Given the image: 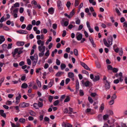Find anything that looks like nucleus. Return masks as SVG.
I'll return each mask as SVG.
<instances>
[{
	"instance_id": "9d476101",
	"label": "nucleus",
	"mask_w": 127,
	"mask_h": 127,
	"mask_svg": "<svg viewBox=\"0 0 127 127\" xmlns=\"http://www.w3.org/2000/svg\"><path fill=\"white\" fill-rule=\"evenodd\" d=\"M81 64L82 65L86 70L89 71L91 70L90 68L85 63H81Z\"/></svg>"
},
{
	"instance_id": "5fc2aeb1",
	"label": "nucleus",
	"mask_w": 127,
	"mask_h": 127,
	"mask_svg": "<svg viewBox=\"0 0 127 127\" xmlns=\"http://www.w3.org/2000/svg\"><path fill=\"white\" fill-rule=\"evenodd\" d=\"M25 18L24 16H21L20 18V21L22 22H24Z\"/></svg>"
},
{
	"instance_id": "bb28decb",
	"label": "nucleus",
	"mask_w": 127,
	"mask_h": 127,
	"mask_svg": "<svg viewBox=\"0 0 127 127\" xmlns=\"http://www.w3.org/2000/svg\"><path fill=\"white\" fill-rule=\"evenodd\" d=\"M36 83L38 87L40 88L41 87V84L40 82L38 79L36 80Z\"/></svg>"
},
{
	"instance_id": "4c0bfd02",
	"label": "nucleus",
	"mask_w": 127,
	"mask_h": 127,
	"mask_svg": "<svg viewBox=\"0 0 127 127\" xmlns=\"http://www.w3.org/2000/svg\"><path fill=\"white\" fill-rule=\"evenodd\" d=\"M74 53L75 55L77 56L78 55V51L76 49H74Z\"/></svg>"
},
{
	"instance_id": "49530a36",
	"label": "nucleus",
	"mask_w": 127,
	"mask_h": 127,
	"mask_svg": "<svg viewBox=\"0 0 127 127\" xmlns=\"http://www.w3.org/2000/svg\"><path fill=\"white\" fill-rule=\"evenodd\" d=\"M117 97V96L116 94H114L111 97V98L112 99H115Z\"/></svg>"
},
{
	"instance_id": "052dcab7",
	"label": "nucleus",
	"mask_w": 127,
	"mask_h": 127,
	"mask_svg": "<svg viewBox=\"0 0 127 127\" xmlns=\"http://www.w3.org/2000/svg\"><path fill=\"white\" fill-rule=\"evenodd\" d=\"M52 27L54 29H56L57 28V25L56 24H54L53 25Z\"/></svg>"
},
{
	"instance_id": "13d9d810",
	"label": "nucleus",
	"mask_w": 127,
	"mask_h": 127,
	"mask_svg": "<svg viewBox=\"0 0 127 127\" xmlns=\"http://www.w3.org/2000/svg\"><path fill=\"white\" fill-rule=\"evenodd\" d=\"M49 50H47L46 53H45V56L47 57H48L49 55Z\"/></svg>"
},
{
	"instance_id": "8fccbe9b",
	"label": "nucleus",
	"mask_w": 127,
	"mask_h": 127,
	"mask_svg": "<svg viewBox=\"0 0 127 127\" xmlns=\"http://www.w3.org/2000/svg\"><path fill=\"white\" fill-rule=\"evenodd\" d=\"M56 63L57 65H60L61 62L60 60L57 59L56 60Z\"/></svg>"
},
{
	"instance_id": "e433bc0d",
	"label": "nucleus",
	"mask_w": 127,
	"mask_h": 127,
	"mask_svg": "<svg viewBox=\"0 0 127 127\" xmlns=\"http://www.w3.org/2000/svg\"><path fill=\"white\" fill-rule=\"evenodd\" d=\"M88 100L89 102L91 104L93 102V100L91 97L89 96L88 97Z\"/></svg>"
},
{
	"instance_id": "9b49d317",
	"label": "nucleus",
	"mask_w": 127,
	"mask_h": 127,
	"mask_svg": "<svg viewBox=\"0 0 127 127\" xmlns=\"http://www.w3.org/2000/svg\"><path fill=\"white\" fill-rule=\"evenodd\" d=\"M0 115L1 116L4 118H6V114L4 113V111L3 110H0Z\"/></svg>"
},
{
	"instance_id": "f257e3e1",
	"label": "nucleus",
	"mask_w": 127,
	"mask_h": 127,
	"mask_svg": "<svg viewBox=\"0 0 127 127\" xmlns=\"http://www.w3.org/2000/svg\"><path fill=\"white\" fill-rule=\"evenodd\" d=\"M23 49V48H17L15 49L12 53V56L15 59H16L19 57V55L23 52L22 51Z\"/></svg>"
},
{
	"instance_id": "f3484780",
	"label": "nucleus",
	"mask_w": 127,
	"mask_h": 127,
	"mask_svg": "<svg viewBox=\"0 0 127 127\" xmlns=\"http://www.w3.org/2000/svg\"><path fill=\"white\" fill-rule=\"evenodd\" d=\"M68 77L70 78H72L74 77L73 73L72 72H69L68 73Z\"/></svg>"
},
{
	"instance_id": "09e8293b",
	"label": "nucleus",
	"mask_w": 127,
	"mask_h": 127,
	"mask_svg": "<svg viewBox=\"0 0 127 127\" xmlns=\"http://www.w3.org/2000/svg\"><path fill=\"white\" fill-rule=\"evenodd\" d=\"M27 62L28 64L29 65H30L31 64V62L30 59H27Z\"/></svg>"
},
{
	"instance_id": "c756f323",
	"label": "nucleus",
	"mask_w": 127,
	"mask_h": 127,
	"mask_svg": "<svg viewBox=\"0 0 127 127\" xmlns=\"http://www.w3.org/2000/svg\"><path fill=\"white\" fill-rule=\"evenodd\" d=\"M33 107L36 109H38L39 108L38 104L36 103H34L33 104Z\"/></svg>"
},
{
	"instance_id": "2f4dec72",
	"label": "nucleus",
	"mask_w": 127,
	"mask_h": 127,
	"mask_svg": "<svg viewBox=\"0 0 127 127\" xmlns=\"http://www.w3.org/2000/svg\"><path fill=\"white\" fill-rule=\"evenodd\" d=\"M91 83V82H90L87 81L85 83L84 85L86 87H88Z\"/></svg>"
},
{
	"instance_id": "603ef678",
	"label": "nucleus",
	"mask_w": 127,
	"mask_h": 127,
	"mask_svg": "<svg viewBox=\"0 0 127 127\" xmlns=\"http://www.w3.org/2000/svg\"><path fill=\"white\" fill-rule=\"evenodd\" d=\"M74 10H73L72 11L70 12V14L69 16H70V18L72 17L73 16L74 14V12L73 11Z\"/></svg>"
},
{
	"instance_id": "37998d69",
	"label": "nucleus",
	"mask_w": 127,
	"mask_h": 127,
	"mask_svg": "<svg viewBox=\"0 0 127 127\" xmlns=\"http://www.w3.org/2000/svg\"><path fill=\"white\" fill-rule=\"evenodd\" d=\"M90 95L91 96L93 97H95V96H98V95L95 93H92Z\"/></svg>"
},
{
	"instance_id": "2eb2a0df",
	"label": "nucleus",
	"mask_w": 127,
	"mask_h": 127,
	"mask_svg": "<svg viewBox=\"0 0 127 127\" xmlns=\"http://www.w3.org/2000/svg\"><path fill=\"white\" fill-rule=\"evenodd\" d=\"M54 10L53 7H51L49 9L48 12L49 14H52L54 13Z\"/></svg>"
},
{
	"instance_id": "6e6d98bb",
	"label": "nucleus",
	"mask_w": 127,
	"mask_h": 127,
	"mask_svg": "<svg viewBox=\"0 0 127 127\" xmlns=\"http://www.w3.org/2000/svg\"><path fill=\"white\" fill-rule=\"evenodd\" d=\"M112 70L113 72L115 73L117 72L118 71V69L115 68H113Z\"/></svg>"
},
{
	"instance_id": "f8f14e48",
	"label": "nucleus",
	"mask_w": 127,
	"mask_h": 127,
	"mask_svg": "<svg viewBox=\"0 0 127 127\" xmlns=\"http://www.w3.org/2000/svg\"><path fill=\"white\" fill-rule=\"evenodd\" d=\"M37 43L39 45V46H42L44 45V42L43 41L39 40L37 41Z\"/></svg>"
},
{
	"instance_id": "c85d7f7f",
	"label": "nucleus",
	"mask_w": 127,
	"mask_h": 127,
	"mask_svg": "<svg viewBox=\"0 0 127 127\" xmlns=\"http://www.w3.org/2000/svg\"><path fill=\"white\" fill-rule=\"evenodd\" d=\"M41 32L42 33H43L46 34L47 32V31L46 29H43L41 30Z\"/></svg>"
},
{
	"instance_id": "a211bd4d",
	"label": "nucleus",
	"mask_w": 127,
	"mask_h": 127,
	"mask_svg": "<svg viewBox=\"0 0 127 127\" xmlns=\"http://www.w3.org/2000/svg\"><path fill=\"white\" fill-rule=\"evenodd\" d=\"M100 77L99 76L96 75L95 76V78L93 80V81L94 82H96L99 80Z\"/></svg>"
},
{
	"instance_id": "393cba45",
	"label": "nucleus",
	"mask_w": 127,
	"mask_h": 127,
	"mask_svg": "<svg viewBox=\"0 0 127 127\" xmlns=\"http://www.w3.org/2000/svg\"><path fill=\"white\" fill-rule=\"evenodd\" d=\"M25 119L23 118H21L19 119V121L22 123H24L25 122Z\"/></svg>"
},
{
	"instance_id": "79ce46f5",
	"label": "nucleus",
	"mask_w": 127,
	"mask_h": 127,
	"mask_svg": "<svg viewBox=\"0 0 127 127\" xmlns=\"http://www.w3.org/2000/svg\"><path fill=\"white\" fill-rule=\"evenodd\" d=\"M0 39L3 42L5 40L4 36L3 35L0 36Z\"/></svg>"
},
{
	"instance_id": "69168bd1",
	"label": "nucleus",
	"mask_w": 127,
	"mask_h": 127,
	"mask_svg": "<svg viewBox=\"0 0 127 127\" xmlns=\"http://www.w3.org/2000/svg\"><path fill=\"white\" fill-rule=\"evenodd\" d=\"M12 43H9L8 44V46L7 47V48L9 49L11 48L12 46Z\"/></svg>"
},
{
	"instance_id": "4468645a",
	"label": "nucleus",
	"mask_w": 127,
	"mask_h": 127,
	"mask_svg": "<svg viewBox=\"0 0 127 127\" xmlns=\"http://www.w3.org/2000/svg\"><path fill=\"white\" fill-rule=\"evenodd\" d=\"M24 44V42L23 41H18L16 43V45L18 46H22Z\"/></svg>"
},
{
	"instance_id": "ea45409f",
	"label": "nucleus",
	"mask_w": 127,
	"mask_h": 127,
	"mask_svg": "<svg viewBox=\"0 0 127 127\" xmlns=\"http://www.w3.org/2000/svg\"><path fill=\"white\" fill-rule=\"evenodd\" d=\"M70 100V98L68 96H67L66 99L64 100V102H67L69 101Z\"/></svg>"
},
{
	"instance_id": "de8ad7c7",
	"label": "nucleus",
	"mask_w": 127,
	"mask_h": 127,
	"mask_svg": "<svg viewBox=\"0 0 127 127\" xmlns=\"http://www.w3.org/2000/svg\"><path fill=\"white\" fill-rule=\"evenodd\" d=\"M119 55L120 56H122L123 55V50H122V48H121L120 49V50L119 51Z\"/></svg>"
},
{
	"instance_id": "4be33fe9",
	"label": "nucleus",
	"mask_w": 127,
	"mask_h": 127,
	"mask_svg": "<svg viewBox=\"0 0 127 127\" xmlns=\"http://www.w3.org/2000/svg\"><path fill=\"white\" fill-rule=\"evenodd\" d=\"M64 73L61 71H59L56 74V76L57 77L60 76L61 75L64 74Z\"/></svg>"
},
{
	"instance_id": "cd10ccee",
	"label": "nucleus",
	"mask_w": 127,
	"mask_h": 127,
	"mask_svg": "<svg viewBox=\"0 0 127 127\" xmlns=\"http://www.w3.org/2000/svg\"><path fill=\"white\" fill-rule=\"evenodd\" d=\"M68 108L69 109L68 114H72L73 112V109L70 107H69Z\"/></svg>"
},
{
	"instance_id": "e2e57ef3",
	"label": "nucleus",
	"mask_w": 127,
	"mask_h": 127,
	"mask_svg": "<svg viewBox=\"0 0 127 127\" xmlns=\"http://www.w3.org/2000/svg\"><path fill=\"white\" fill-rule=\"evenodd\" d=\"M33 89L35 90H37L38 89V87L36 84H34L32 87Z\"/></svg>"
},
{
	"instance_id": "c9c22d12",
	"label": "nucleus",
	"mask_w": 127,
	"mask_h": 127,
	"mask_svg": "<svg viewBox=\"0 0 127 127\" xmlns=\"http://www.w3.org/2000/svg\"><path fill=\"white\" fill-rule=\"evenodd\" d=\"M94 0H89V1L90 3H92L93 5H95L96 4V3Z\"/></svg>"
},
{
	"instance_id": "423d86ee",
	"label": "nucleus",
	"mask_w": 127,
	"mask_h": 127,
	"mask_svg": "<svg viewBox=\"0 0 127 127\" xmlns=\"http://www.w3.org/2000/svg\"><path fill=\"white\" fill-rule=\"evenodd\" d=\"M76 36L77 40L79 41L82 38V34L80 32H78L76 33Z\"/></svg>"
},
{
	"instance_id": "20e7f679",
	"label": "nucleus",
	"mask_w": 127,
	"mask_h": 127,
	"mask_svg": "<svg viewBox=\"0 0 127 127\" xmlns=\"http://www.w3.org/2000/svg\"><path fill=\"white\" fill-rule=\"evenodd\" d=\"M103 83L104 84V87L106 90H109L110 87V83L108 82L107 80L104 81Z\"/></svg>"
},
{
	"instance_id": "a19ab883",
	"label": "nucleus",
	"mask_w": 127,
	"mask_h": 127,
	"mask_svg": "<svg viewBox=\"0 0 127 127\" xmlns=\"http://www.w3.org/2000/svg\"><path fill=\"white\" fill-rule=\"evenodd\" d=\"M82 72L83 73L87 75L88 76L89 75V73L87 71L85 70H83L82 71Z\"/></svg>"
},
{
	"instance_id": "6e6552de",
	"label": "nucleus",
	"mask_w": 127,
	"mask_h": 127,
	"mask_svg": "<svg viewBox=\"0 0 127 127\" xmlns=\"http://www.w3.org/2000/svg\"><path fill=\"white\" fill-rule=\"evenodd\" d=\"M21 97V94L19 93L18 95L16 97V101L15 102V104L17 105L20 101V100Z\"/></svg>"
},
{
	"instance_id": "a18cd8bd",
	"label": "nucleus",
	"mask_w": 127,
	"mask_h": 127,
	"mask_svg": "<svg viewBox=\"0 0 127 127\" xmlns=\"http://www.w3.org/2000/svg\"><path fill=\"white\" fill-rule=\"evenodd\" d=\"M4 77H3L1 78L0 80V86L1 84L4 81Z\"/></svg>"
},
{
	"instance_id": "b1692460",
	"label": "nucleus",
	"mask_w": 127,
	"mask_h": 127,
	"mask_svg": "<svg viewBox=\"0 0 127 127\" xmlns=\"http://www.w3.org/2000/svg\"><path fill=\"white\" fill-rule=\"evenodd\" d=\"M66 67L65 64H62L60 65V67L62 70L64 69Z\"/></svg>"
},
{
	"instance_id": "6ab92c4d",
	"label": "nucleus",
	"mask_w": 127,
	"mask_h": 127,
	"mask_svg": "<svg viewBox=\"0 0 127 127\" xmlns=\"http://www.w3.org/2000/svg\"><path fill=\"white\" fill-rule=\"evenodd\" d=\"M76 91H78L79 88V83L78 81V80L76 81Z\"/></svg>"
},
{
	"instance_id": "c03bdc74",
	"label": "nucleus",
	"mask_w": 127,
	"mask_h": 127,
	"mask_svg": "<svg viewBox=\"0 0 127 127\" xmlns=\"http://www.w3.org/2000/svg\"><path fill=\"white\" fill-rule=\"evenodd\" d=\"M12 104V102L11 101L9 100L7 101L6 102V104L7 105H10Z\"/></svg>"
},
{
	"instance_id": "a878e982",
	"label": "nucleus",
	"mask_w": 127,
	"mask_h": 127,
	"mask_svg": "<svg viewBox=\"0 0 127 127\" xmlns=\"http://www.w3.org/2000/svg\"><path fill=\"white\" fill-rule=\"evenodd\" d=\"M39 108H42L43 106V103L42 102H40L39 101H38L37 103Z\"/></svg>"
},
{
	"instance_id": "473e14b6",
	"label": "nucleus",
	"mask_w": 127,
	"mask_h": 127,
	"mask_svg": "<svg viewBox=\"0 0 127 127\" xmlns=\"http://www.w3.org/2000/svg\"><path fill=\"white\" fill-rule=\"evenodd\" d=\"M79 3V0H75L74 5L75 7L78 6Z\"/></svg>"
},
{
	"instance_id": "774afa93",
	"label": "nucleus",
	"mask_w": 127,
	"mask_h": 127,
	"mask_svg": "<svg viewBox=\"0 0 127 127\" xmlns=\"http://www.w3.org/2000/svg\"><path fill=\"white\" fill-rule=\"evenodd\" d=\"M119 79H117L115 80L114 81V83L115 84H117L119 82Z\"/></svg>"
},
{
	"instance_id": "4d7b16f0",
	"label": "nucleus",
	"mask_w": 127,
	"mask_h": 127,
	"mask_svg": "<svg viewBox=\"0 0 127 127\" xmlns=\"http://www.w3.org/2000/svg\"><path fill=\"white\" fill-rule=\"evenodd\" d=\"M84 33L85 37H88L89 36V34L88 33L85 31H84Z\"/></svg>"
},
{
	"instance_id": "dca6fc26",
	"label": "nucleus",
	"mask_w": 127,
	"mask_h": 127,
	"mask_svg": "<svg viewBox=\"0 0 127 127\" xmlns=\"http://www.w3.org/2000/svg\"><path fill=\"white\" fill-rule=\"evenodd\" d=\"M19 3L18 2H16L14 4V5L13 6H12L11 7V8L10 9V10H12V8L14 7H19Z\"/></svg>"
},
{
	"instance_id": "680f3d73",
	"label": "nucleus",
	"mask_w": 127,
	"mask_h": 127,
	"mask_svg": "<svg viewBox=\"0 0 127 127\" xmlns=\"http://www.w3.org/2000/svg\"><path fill=\"white\" fill-rule=\"evenodd\" d=\"M109 116L107 114H105L104 115L103 118L104 120H106L108 117Z\"/></svg>"
},
{
	"instance_id": "7c9ffc66",
	"label": "nucleus",
	"mask_w": 127,
	"mask_h": 127,
	"mask_svg": "<svg viewBox=\"0 0 127 127\" xmlns=\"http://www.w3.org/2000/svg\"><path fill=\"white\" fill-rule=\"evenodd\" d=\"M76 24L78 25H79L80 22V20L79 19V18H76Z\"/></svg>"
},
{
	"instance_id": "412c9836",
	"label": "nucleus",
	"mask_w": 127,
	"mask_h": 127,
	"mask_svg": "<svg viewBox=\"0 0 127 127\" xmlns=\"http://www.w3.org/2000/svg\"><path fill=\"white\" fill-rule=\"evenodd\" d=\"M29 114L30 115L34 116H35L36 115V114L32 110H31L29 112Z\"/></svg>"
},
{
	"instance_id": "aec40b11",
	"label": "nucleus",
	"mask_w": 127,
	"mask_h": 127,
	"mask_svg": "<svg viewBox=\"0 0 127 127\" xmlns=\"http://www.w3.org/2000/svg\"><path fill=\"white\" fill-rule=\"evenodd\" d=\"M28 87V85L25 83H23L21 86V87L24 89H26Z\"/></svg>"
},
{
	"instance_id": "f704fd0d",
	"label": "nucleus",
	"mask_w": 127,
	"mask_h": 127,
	"mask_svg": "<svg viewBox=\"0 0 127 127\" xmlns=\"http://www.w3.org/2000/svg\"><path fill=\"white\" fill-rule=\"evenodd\" d=\"M60 103L59 101L58 100H56L53 103V105L55 106H56L58 105Z\"/></svg>"
},
{
	"instance_id": "f03ea898",
	"label": "nucleus",
	"mask_w": 127,
	"mask_h": 127,
	"mask_svg": "<svg viewBox=\"0 0 127 127\" xmlns=\"http://www.w3.org/2000/svg\"><path fill=\"white\" fill-rule=\"evenodd\" d=\"M103 42L104 45L107 47H109L110 45H111L112 44L113 37L112 36H110L108 37L107 39V41L108 43L105 38L103 40Z\"/></svg>"
},
{
	"instance_id": "338daca9",
	"label": "nucleus",
	"mask_w": 127,
	"mask_h": 127,
	"mask_svg": "<svg viewBox=\"0 0 127 127\" xmlns=\"http://www.w3.org/2000/svg\"><path fill=\"white\" fill-rule=\"evenodd\" d=\"M123 27L124 28H127V22H125L123 23Z\"/></svg>"
},
{
	"instance_id": "58836bf2",
	"label": "nucleus",
	"mask_w": 127,
	"mask_h": 127,
	"mask_svg": "<svg viewBox=\"0 0 127 127\" xmlns=\"http://www.w3.org/2000/svg\"><path fill=\"white\" fill-rule=\"evenodd\" d=\"M44 54V52H40L38 54V56L39 57H43Z\"/></svg>"
},
{
	"instance_id": "1a4fd4ad",
	"label": "nucleus",
	"mask_w": 127,
	"mask_h": 127,
	"mask_svg": "<svg viewBox=\"0 0 127 127\" xmlns=\"http://www.w3.org/2000/svg\"><path fill=\"white\" fill-rule=\"evenodd\" d=\"M46 47L45 46H39L38 47V50L40 52H45Z\"/></svg>"
},
{
	"instance_id": "5701e85b",
	"label": "nucleus",
	"mask_w": 127,
	"mask_h": 127,
	"mask_svg": "<svg viewBox=\"0 0 127 127\" xmlns=\"http://www.w3.org/2000/svg\"><path fill=\"white\" fill-rule=\"evenodd\" d=\"M32 27V25L31 24H29L27 27L26 29L29 31H30Z\"/></svg>"
},
{
	"instance_id": "864d4df0",
	"label": "nucleus",
	"mask_w": 127,
	"mask_h": 127,
	"mask_svg": "<svg viewBox=\"0 0 127 127\" xmlns=\"http://www.w3.org/2000/svg\"><path fill=\"white\" fill-rule=\"evenodd\" d=\"M70 81V79L69 78H67L65 80V83L66 84H67Z\"/></svg>"
},
{
	"instance_id": "39448f33",
	"label": "nucleus",
	"mask_w": 127,
	"mask_h": 127,
	"mask_svg": "<svg viewBox=\"0 0 127 127\" xmlns=\"http://www.w3.org/2000/svg\"><path fill=\"white\" fill-rule=\"evenodd\" d=\"M58 7L59 10H62L63 9V3L60 0H58L57 2Z\"/></svg>"
},
{
	"instance_id": "72a5a7b5",
	"label": "nucleus",
	"mask_w": 127,
	"mask_h": 127,
	"mask_svg": "<svg viewBox=\"0 0 127 127\" xmlns=\"http://www.w3.org/2000/svg\"><path fill=\"white\" fill-rule=\"evenodd\" d=\"M69 22L68 21H65L64 22L63 24L62 23V24L63 26H67Z\"/></svg>"
},
{
	"instance_id": "ddd939ff",
	"label": "nucleus",
	"mask_w": 127,
	"mask_h": 127,
	"mask_svg": "<svg viewBox=\"0 0 127 127\" xmlns=\"http://www.w3.org/2000/svg\"><path fill=\"white\" fill-rule=\"evenodd\" d=\"M104 103H102L101 104L100 107L99 108V111L101 112H102L103 111V110L104 109Z\"/></svg>"
},
{
	"instance_id": "7ed1b4c3",
	"label": "nucleus",
	"mask_w": 127,
	"mask_h": 127,
	"mask_svg": "<svg viewBox=\"0 0 127 127\" xmlns=\"http://www.w3.org/2000/svg\"><path fill=\"white\" fill-rule=\"evenodd\" d=\"M30 59L32 61V65L33 66H35L36 64L38 61V56L37 54H35L33 56L30 57Z\"/></svg>"
},
{
	"instance_id": "0e129e2a",
	"label": "nucleus",
	"mask_w": 127,
	"mask_h": 127,
	"mask_svg": "<svg viewBox=\"0 0 127 127\" xmlns=\"http://www.w3.org/2000/svg\"><path fill=\"white\" fill-rule=\"evenodd\" d=\"M53 99V97L52 96L50 95L49 98V100L50 102H52V100Z\"/></svg>"
},
{
	"instance_id": "0eeeda50",
	"label": "nucleus",
	"mask_w": 127,
	"mask_h": 127,
	"mask_svg": "<svg viewBox=\"0 0 127 127\" xmlns=\"http://www.w3.org/2000/svg\"><path fill=\"white\" fill-rule=\"evenodd\" d=\"M30 104L28 103L23 102L21 103L19 105L20 107L21 108H25L28 107L29 106Z\"/></svg>"
},
{
	"instance_id": "3c124183",
	"label": "nucleus",
	"mask_w": 127,
	"mask_h": 127,
	"mask_svg": "<svg viewBox=\"0 0 127 127\" xmlns=\"http://www.w3.org/2000/svg\"><path fill=\"white\" fill-rule=\"evenodd\" d=\"M107 69L108 70H112L113 68L110 65H108L107 66Z\"/></svg>"
},
{
	"instance_id": "bf43d9fd",
	"label": "nucleus",
	"mask_w": 127,
	"mask_h": 127,
	"mask_svg": "<svg viewBox=\"0 0 127 127\" xmlns=\"http://www.w3.org/2000/svg\"><path fill=\"white\" fill-rule=\"evenodd\" d=\"M115 10L116 12L118 14V15H120L121 13L120 12V11L117 8H116Z\"/></svg>"
}]
</instances>
